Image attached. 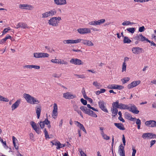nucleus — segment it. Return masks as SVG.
Returning <instances> with one entry per match:
<instances>
[{"instance_id":"ea45409f","label":"nucleus","mask_w":156,"mask_h":156,"mask_svg":"<svg viewBox=\"0 0 156 156\" xmlns=\"http://www.w3.org/2000/svg\"><path fill=\"white\" fill-rule=\"evenodd\" d=\"M116 84H113L109 85L108 87L109 89H116Z\"/></svg>"},{"instance_id":"0eeeda50","label":"nucleus","mask_w":156,"mask_h":156,"mask_svg":"<svg viewBox=\"0 0 156 156\" xmlns=\"http://www.w3.org/2000/svg\"><path fill=\"white\" fill-rule=\"evenodd\" d=\"M105 20L104 19H102L98 21H94L89 22V24L92 25H98L105 23Z\"/></svg>"},{"instance_id":"2eb2a0df","label":"nucleus","mask_w":156,"mask_h":156,"mask_svg":"<svg viewBox=\"0 0 156 156\" xmlns=\"http://www.w3.org/2000/svg\"><path fill=\"white\" fill-rule=\"evenodd\" d=\"M132 51L133 53L136 54L144 52V50L143 48L138 47L133 48H132Z\"/></svg>"},{"instance_id":"79ce46f5","label":"nucleus","mask_w":156,"mask_h":156,"mask_svg":"<svg viewBox=\"0 0 156 156\" xmlns=\"http://www.w3.org/2000/svg\"><path fill=\"white\" fill-rule=\"evenodd\" d=\"M0 141L3 144V145L4 146V147L5 148V147H8V146L6 145V144L5 141H3V140L1 138V137H0Z\"/></svg>"},{"instance_id":"c9c22d12","label":"nucleus","mask_w":156,"mask_h":156,"mask_svg":"<svg viewBox=\"0 0 156 156\" xmlns=\"http://www.w3.org/2000/svg\"><path fill=\"white\" fill-rule=\"evenodd\" d=\"M0 101L5 102H8L9 100L7 98H6L3 97L2 96L0 95Z\"/></svg>"},{"instance_id":"9b49d317","label":"nucleus","mask_w":156,"mask_h":156,"mask_svg":"<svg viewBox=\"0 0 156 156\" xmlns=\"http://www.w3.org/2000/svg\"><path fill=\"white\" fill-rule=\"evenodd\" d=\"M70 62L71 63L75 65H83V64L81 60L78 58H72L70 61Z\"/></svg>"},{"instance_id":"f257e3e1","label":"nucleus","mask_w":156,"mask_h":156,"mask_svg":"<svg viewBox=\"0 0 156 156\" xmlns=\"http://www.w3.org/2000/svg\"><path fill=\"white\" fill-rule=\"evenodd\" d=\"M23 97L27 102L30 104H37L40 102V101L38 100L29 94H23Z\"/></svg>"},{"instance_id":"69168bd1","label":"nucleus","mask_w":156,"mask_h":156,"mask_svg":"<svg viewBox=\"0 0 156 156\" xmlns=\"http://www.w3.org/2000/svg\"><path fill=\"white\" fill-rule=\"evenodd\" d=\"M32 68H34L35 69H40V66H38L32 65Z\"/></svg>"},{"instance_id":"bb28decb","label":"nucleus","mask_w":156,"mask_h":156,"mask_svg":"<svg viewBox=\"0 0 156 156\" xmlns=\"http://www.w3.org/2000/svg\"><path fill=\"white\" fill-rule=\"evenodd\" d=\"M53 145L57 146V147H56V149H59L61 148V147H60V143L59 141L54 140V143H53Z\"/></svg>"},{"instance_id":"a211bd4d","label":"nucleus","mask_w":156,"mask_h":156,"mask_svg":"<svg viewBox=\"0 0 156 156\" xmlns=\"http://www.w3.org/2000/svg\"><path fill=\"white\" fill-rule=\"evenodd\" d=\"M131 121L135 122L136 120V124L137 125V128L138 129H140V125L141 124V120L139 119H136V118H133L132 117H131L130 120Z\"/></svg>"},{"instance_id":"cd10ccee","label":"nucleus","mask_w":156,"mask_h":156,"mask_svg":"<svg viewBox=\"0 0 156 156\" xmlns=\"http://www.w3.org/2000/svg\"><path fill=\"white\" fill-rule=\"evenodd\" d=\"M131 42V41L129 39V37L127 36L124 37L123 39L124 43H130Z\"/></svg>"},{"instance_id":"a878e982","label":"nucleus","mask_w":156,"mask_h":156,"mask_svg":"<svg viewBox=\"0 0 156 156\" xmlns=\"http://www.w3.org/2000/svg\"><path fill=\"white\" fill-rule=\"evenodd\" d=\"M47 12L49 16H52L56 13V11L55 9H53L52 10H51Z\"/></svg>"},{"instance_id":"58836bf2","label":"nucleus","mask_w":156,"mask_h":156,"mask_svg":"<svg viewBox=\"0 0 156 156\" xmlns=\"http://www.w3.org/2000/svg\"><path fill=\"white\" fill-rule=\"evenodd\" d=\"M146 41L150 43L151 46H154L156 47V44L154 43L153 41H151L147 38Z\"/></svg>"},{"instance_id":"c03bdc74","label":"nucleus","mask_w":156,"mask_h":156,"mask_svg":"<svg viewBox=\"0 0 156 156\" xmlns=\"http://www.w3.org/2000/svg\"><path fill=\"white\" fill-rule=\"evenodd\" d=\"M93 84L98 89H99L100 88V84L99 83H98L97 81L94 82L93 83Z\"/></svg>"},{"instance_id":"7ed1b4c3","label":"nucleus","mask_w":156,"mask_h":156,"mask_svg":"<svg viewBox=\"0 0 156 156\" xmlns=\"http://www.w3.org/2000/svg\"><path fill=\"white\" fill-rule=\"evenodd\" d=\"M61 20L60 17H52L49 20L48 23L49 25L53 26H56L58 25V24L59 23V21Z\"/></svg>"},{"instance_id":"338daca9","label":"nucleus","mask_w":156,"mask_h":156,"mask_svg":"<svg viewBox=\"0 0 156 156\" xmlns=\"http://www.w3.org/2000/svg\"><path fill=\"white\" fill-rule=\"evenodd\" d=\"M103 137L104 139L106 140H108L110 139V137L109 136H107L106 134L104 135V136H103Z\"/></svg>"},{"instance_id":"0e129e2a","label":"nucleus","mask_w":156,"mask_h":156,"mask_svg":"<svg viewBox=\"0 0 156 156\" xmlns=\"http://www.w3.org/2000/svg\"><path fill=\"white\" fill-rule=\"evenodd\" d=\"M81 39H78L76 40H73V44H76L81 42Z\"/></svg>"},{"instance_id":"052dcab7","label":"nucleus","mask_w":156,"mask_h":156,"mask_svg":"<svg viewBox=\"0 0 156 156\" xmlns=\"http://www.w3.org/2000/svg\"><path fill=\"white\" fill-rule=\"evenodd\" d=\"M87 40L81 39V43L83 44L84 45H86L87 41Z\"/></svg>"},{"instance_id":"9d476101","label":"nucleus","mask_w":156,"mask_h":156,"mask_svg":"<svg viewBox=\"0 0 156 156\" xmlns=\"http://www.w3.org/2000/svg\"><path fill=\"white\" fill-rule=\"evenodd\" d=\"M130 107H129L128 110L132 113L135 114H138L139 112V111L137 110V108L134 105H131Z\"/></svg>"},{"instance_id":"b1692460","label":"nucleus","mask_w":156,"mask_h":156,"mask_svg":"<svg viewBox=\"0 0 156 156\" xmlns=\"http://www.w3.org/2000/svg\"><path fill=\"white\" fill-rule=\"evenodd\" d=\"M114 124L115 126L120 130H124L125 129L122 123H115Z\"/></svg>"},{"instance_id":"412c9836","label":"nucleus","mask_w":156,"mask_h":156,"mask_svg":"<svg viewBox=\"0 0 156 156\" xmlns=\"http://www.w3.org/2000/svg\"><path fill=\"white\" fill-rule=\"evenodd\" d=\"M119 152L120 156H125L124 147L122 144H121L119 147Z\"/></svg>"},{"instance_id":"5fc2aeb1","label":"nucleus","mask_w":156,"mask_h":156,"mask_svg":"<svg viewBox=\"0 0 156 156\" xmlns=\"http://www.w3.org/2000/svg\"><path fill=\"white\" fill-rule=\"evenodd\" d=\"M51 62L55 63H59V61L57 59H52L51 60Z\"/></svg>"},{"instance_id":"c85d7f7f","label":"nucleus","mask_w":156,"mask_h":156,"mask_svg":"<svg viewBox=\"0 0 156 156\" xmlns=\"http://www.w3.org/2000/svg\"><path fill=\"white\" fill-rule=\"evenodd\" d=\"M12 139L13 143L14 146V147L15 148V149L17 150L19 148V147L18 145H16V141L17 140L16 139L15 137H14V136H13L12 137Z\"/></svg>"},{"instance_id":"1a4fd4ad","label":"nucleus","mask_w":156,"mask_h":156,"mask_svg":"<svg viewBox=\"0 0 156 156\" xmlns=\"http://www.w3.org/2000/svg\"><path fill=\"white\" fill-rule=\"evenodd\" d=\"M19 8L22 9H26L31 10L34 8L33 5L27 4H20L19 6Z\"/></svg>"},{"instance_id":"423d86ee","label":"nucleus","mask_w":156,"mask_h":156,"mask_svg":"<svg viewBox=\"0 0 156 156\" xmlns=\"http://www.w3.org/2000/svg\"><path fill=\"white\" fill-rule=\"evenodd\" d=\"M98 104L99 107L102 110L105 112H108V110L105 106L106 104L104 101H100L98 102Z\"/></svg>"},{"instance_id":"39448f33","label":"nucleus","mask_w":156,"mask_h":156,"mask_svg":"<svg viewBox=\"0 0 156 156\" xmlns=\"http://www.w3.org/2000/svg\"><path fill=\"white\" fill-rule=\"evenodd\" d=\"M142 137L144 139L146 138L152 139L156 138V134L152 133H146L143 134Z\"/></svg>"},{"instance_id":"f704fd0d","label":"nucleus","mask_w":156,"mask_h":156,"mask_svg":"<svg viewBox=\"0 0 156 156\" xmlns=\"http://www.w3.org/2000/svg\"><path fill=\"white\" fill-rule=\"evenodd\" d=\"M49 55L47 53L41 52V58L48 57Z\"/></svg>"},{"instance_id":"473e14b6","label":"nucleus","mask_w":156,"mask_h":156,"mask_svg":"<svg viewBox=\"0 0 156 156\" xmlns=\"http://www.w3.org/2000/svg\"><path fill=\"white\" fill-rule=\"evenodd\" d=\"M126 30L129 33L133 34L135 31V28L134 27L128 28L126 29Z\"/></svg>"},{"instance_id":"a18cd8bd","label":"nucleus","mask_w":156,"mask_h":156,"mask_svg":"<svg viewBox=\"0 0 156 156\" xmlns=\"http://www.w3.org/2000/svg\"><path fill=\"white\" fill-rule=\"evenodd\" d=\"M39 125L41 129L44 128L45 125L44 121L43 122L41 121L39 123Z\"/></svg>"},{"instance_id":"f3484780","label":"nucleus","mask_w":156,"mask_h":156,"mask_svg":"<svg viewBox=\"0 0 156 156\" xmlns=\"http://www.w3.org/2000/svg\"><path fill=\"white\" fill-rule=\"evenodd\" d=\"M140 80L133 81L128 85L127 87L129 89H130L140 84Z\"/></svg>"},{"instance_id":"49530a36","label":"nucleus","mask_w":156,"mask_h":156,"mask_svg":"<svg viewBox=\"0 0 156 156\" xmlns=\"http://www.w3.org/2000/svg\"><path fill=\"white\" fill-rule=\"evenodd\" d=\"M80 101L84 105H87V101L86 100L82 98L80 99Z\"/></svg>"},{"instance_id":"dca6fc26","label":"nucleus","mask_w":156,"mask_h":156,"mask_svg":"<svg viewBox=\"0 0 156 156\" xmlns=\"http://www.w3.org/2000/svg\"><path fill=\"white\" fill-rule=\"evenodd\" d=\"M53 109L52 111V117L54 119L57 118L58 115V108L57 104L55 103L53 106Z\"/></svg>"},{"instance_id":"393cba45","label":"nucleus","mask_w":156,"mask_h":156,"mask_svg":"<svg viewBox=\"0 0 156 156\" xmlns=\"http://www.w3.org/2000/svg\"><path fill=\"white\" fill-rule=\"evenodd\" d=\"M41 111V106L36 107V112L37 115V119H39Z\"/></svg>"},{"instance_id":"09e8293b","label":"nucleus","mask_w":156,"mask_h":156,"mask_svg":"<svg viewBox=\"0 0 156 156\" xmlns=\"http://www.w3.org/2000/svg\"><path fill=\"white\" fill-rule=\"evenodd\" d=\"M86 45L88 46H92L94 45V44L91 41L89 40H87Z\"/></svg>"},{"instance_id":"6ab92c4d","label":"nucleus","mask_w":156,"mask_h":156,"mask_svg":"<svg viewBox=\"0 0 156 156\" xmlns=\"http://www.w3.org/2000/svg\"><path fill=\"white\" fill-rule=\"evenodd\" d=\"M73 107L74 110L76 111L79 114L82 118H83V115L82 114V112L81 110L79 109V107L78 105L75 104L73 105Z\"/></svg>"},{"instance_id":"680f3d73","label":"nucleus","mask_w":156,"mask_h":156,"mask_svg":"<svg viewBox=\"0 0 156 156\" xmlns=\"http://www.w3.org/2000/svg\"><path fill=\"white\" fill-rule=\"evenodd\" d=\"M44 124L48 125V124H50V122L48 120L47 118L45 119L44 121Z\"/></svg>"},{"instance_id":"4468645a","label":"nucleus","mask_w":156,"mask_h":156,"mask_svg":"<svg viewBox=\"0 0 156 156\" xmlns=\"http://www.w3.org/2000/svg\"><path fill=\"white\" fill-rule=\"evenodd\" d=\"M77 31L78 33L81 34H83L90 33V30L87 28H79Z\"/></svg>"},{"instance_id":"6e6552de","label":"nucleus","mask_w":156,"mask_h":156,"mask_svg":"<svg viewBox=\"0 0 156 156\" xmlns=\"http://www.w3.org/2000/svg\"><path fill=\"white\" fill-rule=\"evenodd\" d=\"M134 39L143 42L144 41H146L147 40V38H146L142 34H137L135 37H134Z\"/></svg>"},{"instance_id":"f8f14e48","label":"nucleus","mask_w":156,"mask_h":156,"mask_svg":"<svg viewBox=\"0 0 156 156\" xmlns=\"http://www.w3.org/2000/svg\"><path fill=\"white\" fill-rule=\"evenodd\" d=\"M63 95V98L66 99H71L76 97L75 95L71 94V93L69 92L64 93Z\"/></svg>"},{"instance_id":"864d4df0","label":"nucleus","mask_w":156,"mask_h":156,"mask_svg":"<svg viewBox=\"0 0 156 156\" xmlns=\"http://www.w3.org/2000/svg\"><path fill=\"white\" fill-rule=\"evenodd\" d=\"M34 130L38 134H40L41 133V131L39 126L37 128H36V129H35Z\"/></svg>"},{"instance_id":"20e7f679","label":"nucleus","mask_w":156,"mask_h":156,"mask_svg":"<svg viewBox=\"0 0 156 156\" xmlns=\"http://www.w3.org/2000/svg\"><path fill=\"white\" fill-rule=\"evenodd\" d=\"M114 106L115 108L121 109H127L129 108L128 105L122 103H119V101H117L115 102H113Z\"/></svg>"},{"instance_id":"aec40b11","label":"nucleus","mask_w":156,"mask_h":156,"mask_svg":"<svg viewBox=\"0 0 156 156\" xmlns=\"http://www.w3.org/2000/svg\"><path fill=\"white\" fill-rule=\"evenodd\" d=\"M118 108H115L114 106L113 102L112 103V107L111 109V111L112 113V116L114 117L115 116L118 112Z\"/></svg>"},{"instance_id":"7c9ffc66","label":"nucleus","mask_w":156,"mask_h":156,"mask_svg":"<svg viewBox=\"0 0 156 156\" xmlns=\"http://www.w3.org/2000/svg\"><path fill=\"white\" fill-rule=\"evenodd\" d=\"M130 79L129 77H125L124 78L121 80V81L122 82L123 84H125L128 82Z\"/></svg>"},{"instance_id":"4be33fe9","label":"nucleus","mask_w":156,"mask_h":156,"mask_svg":"<svg viewBox=\"0 0 156 156\" xmlns=\"http://www.w3.org/2000/svg\"><path fill=\"white\" fill-rule=\"evenodd\" d=\"M20 103V100L19 99L17 100V101L14 103L11 106L12 110L13 111L17 108L19 106Z\"/></svg>"},{"instance_id":"ddd939ff","label":"nucleus","mask_w":156,"mask_h":156,"mask_svg":"<svg viewBox=\"0 0 156 156\" xmlns=\"http://www.w3.org/2000/svg\"><path fill=\"white\" fill-rule=\"evenodd\" d=\"M145 125L148 127H156V121L154 120H150L146 121Z\"/></svg>"},{"instance_id":"4c0bfd02","label":"nucleus","mask_w":156,"mask_h":156,"mask_svg":"<svg viewBox=\"0 0 156 156\" xmlns=\"http://www.w3.org/2000/svg\"><path fill=\"white\" fill-rule=\"evenodd\" d=\"M76 122L77 123V126L80 128V129L82 130L84 127L83 125L78 121H76Z\"/></svg>"},{"instance_id":"3c124183","label":"nucleus","mask_w":156,"mask_h":156,"mask_svg":"<svg viewBox=\"0 0 156 156\" xmlns=\"http://www.w3.org/2000/svg\"><path fill=\"white\" fill-rule=\"evenodd\" d=\"M42 18H47L48 17L49 15L48 14V12H45L42 14Z\"/></svg>"},{"instance_id":"6e6d98bb","label":"nucleus","mask_w":156,"mask_h":156,"mask_svg":"<svg viewBox=\"0 0 156 156\" xmlns=\"http://www.w3.org/2000/svg\"><path fill=\"white\" fill-rule=\"evenodd\" d=\"M62 74H61L60 75H58L56 73H54L53 74L52 76H53L55 77V78H59L61 76Z\"/></svg>"},{"instance_id":"13d9d810","label":"nucleus","mask_w":156,"mask_h":156,"mask_svg":"<svg viewBox=\"0 0 156 156\" xmlns=\"http://www.w3.org/2000/svg\"><path fill=\"white\" fill-rule=\"evenodd\" d=\"M79 151L81 156H87L86 154L84 153L83 151L81 149H80Z\"/></svg>"},{"instance_id":"72a5a7b5","label":"nucleus","mask_w":156,"mask_h":156,"mask_svg":"<svg viewBox=\"0 0 156 156\" xmlns=\"http://www.w3.org/2000/svg\"><path fill=\"white\" fill-rule=\"evenodd\" d=\"M64 43L66 44H73V40H64L63 41Z\"/></svg>"},{"instance_id":"4d7b16f0","label":"nucleus","mask_w":156,"mask_h":156,"mask_svg":"<svg viewBox=\"0 0 156 156\" xmlns=\"http://www.w3.org/2000/svg\"><path fill=\"white\" fill-rule=\"evenodd\" d=\"M125 115L126 118L128 119L129 120H130L131 117H132L131 115L129 113H126Z\"/></svg>"},{"instance_id":"e2e57ef3","label":"nucleus","mask_w":156,"mask_h":156,"mask_svg":"<svg viewBox=\"0 0 156 156\" xmlns=\"http://www.w3.org/2000/svg\"><path fill=\"white\" fill-rule=\"evenodd\" d=\"M9 28V29L5 28L4 30L3 31V32H2L3 35L4 34H5L9 30H10V28Z\"/></svg>"},{"instance_id":"bf43d9fd","label":"nucleus","mask_w":156,"mask_h":156,"mask_svg":"<svg viewBox=\"0 0 156 156\" xmlns=\"http://www.w3.org/2000/svg\"><path fill=\"white\" fill-rule=\"evenodd\" d=\"M124 87L121 85H116V89H118L119 90H121L124 88Z\"/></svg>"},{"instance_id":"f03ea898","label":"nucleus","mask_w":156,"mask_h":156,"mask_svg":"<svg viewBox=\"0 0 156 156\" xmlns=\"http://www.w3.org/2000/svg\"><path fill=\"white\" fill-rule=\"evenodd\" d=\"M80 109L84 113L87 114L91 116L96 118L97 117L96 113L90 109L87 108L85 106H81L80 107Z\"/></svg>"},{"instance_id":"e433bc0d","label":"nucleus","mask_w":156,"mask_h":156,"mask_svg":"<svg viewBox=\"0 0 156 156\" xmlns=\"http://www.w3.org/2000/svg\"><path fill=\"white\" fill-rule=\"evenodd\" d=\"M20 27L23 28L25 29L26 28H28L29 27H27V25L26 24L23 23H20Z\"/></svg>"},{"instance_id":"37998d69","label":"nucleus","mask_w":156,"mask_h":156,"mask_svg":"<svg viewBox=\"0 0 156 156\" xmlns=\"http://www.w3.org/2000/svg\"><path fill=\"white\" fill-rule=\"evenodd\" d=\"M126 63L125 62H124L122 64V72L126 71Z\"/></svg>"},{"instance_id":"a19ab883","label":"nucleus","mask_w":156,"mask_h":156,"mask_svg":"<svg viewBox=\"0 0 156 156\" xmlns=\"http://www.w3.org/2000/svg\"><path fill=\"white\" fill-rule=\"evenodd\" d=\"M34 57L36 58H41V53H34Z\"/></svg>"},{"instance_id":"774afa93","label":"nucleus","mask_w":156,"mask_h":156,"mask_svg":"<svg viewBox=\"0 0 156 156\" xmlns=\"http://www.w3.org/2000/svg\"><path fill=\"white\" fill-rule=\"evenodd\" d=\"M132 150L133 152L132 153V156H135V155L136 152V150L134 148H133Z\"/></svg>"},{"instance_id":"c756f323","label":"nucleus","mask_w":156,"mask_h":156,"mask_svg":"<svg viewBox=\"0 0 156 156\" xmlns=\"http://www.w3.org/2000/svg\"><path fill=\"white\" fill-rule=\"evenodd\" d=\"M134 24V23L130 22L129 21H126L122 23V24L123 26L133 25Z\"/></svg>"},{"instance_id":"8fccbe9b","label":"nucleus","mask_w":156,"mask_h":156,"mask_svg":"<svg viewBox=\"0 0 156 156\" xmlns=\"http://www.w3.org/2000/svg\"><path fill=\"white\" fill-rule=\"evenodd\" d=\"M145 30V28L144 26H143L142 27H141L139 28V31L140 32H143Z\"/></svg>"},{"instance_id":"de8ad7c7","label":"nucleus","mask_w":156,"mask_h":156,"mask_svg":"<svg viewBox=\"0 0 156 156\" xmlns=\"http://www.w3.org/2000/svg\"><path fill=\"white\" fill-rule=\"evenodd\" d=\"M12 37L11 36L9 35H7L5 38L2 39V41H3L4 42L5 41L8 39H11Z\"/></svg>"},{"instance_id":"5701e85b","label":"nucleus","mask_w":156,"mask_h":156,"mask_svg":"<svg viewBox=\"0 0 156 156\" xmlns=\"http://www.w3.org/2000/svg\"><path fill=\"white\" fill-rule=\"evenodd\" d=\"M55 4L57 5H63L66 3V0H54Z\"/></svg>"},{"instance_id":"603ef678","label":"nucleus","mask_w":156,"mask_h":156,"mask_svg":"<svg viewBox=\"0 0 156 156\" xmlns=\"http://www.w3.org/2000/svg\"><path fill=\"white\" fill-rule=\"evenodd\" d=\"M75 76H77L79 78H81L82 79L85 78L86 77L85 76L83 75H79L75 74Z\"/></svg>"},{"instance_id":"2f4dec72","label":"nucleus","mask_w":156,"mask_h":156,"mask_svg":"<svg viewBox=\"0 0 156 156\" xmlns=\"http://www.w3.org/2000/svg\"><path fill=\"white\" fill-rule=\"evenodd\" d=\"M30 124L31 125L32 128L34 130L35 129H36V128H37L38 127L37 126L36 124L35 123V122L33 121H31L30 122Z\"/></svg>"}]
</instances>
